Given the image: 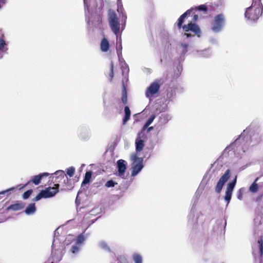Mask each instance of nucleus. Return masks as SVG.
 <instances>
[{
  "instance_id": "1",
  "label": "nucleus",
  "mask_w": 263,
  "mask_h": 263,
  "mask_svg": "<svg viewBox=\"0 0 263 263\" xmlns=\"http://www.w3.org/2000/svg\"><path fill=\"white\" fill-rule=\"evenodd\" d=\"M193 10L189 9L187 10L185 12H184L183 14H182L178 19L177 25L179 29L182 28L183 30L185 32V35L187 37H190L192 36L191 34L187 33V32L191 31L192 32L194 33L195 34L198 35V36H200V34L201 33L200 29L198 25L195 23H192L191 22L187 25H184L183 24L184 22L185 18L186 17L187 15H190L192 12Z\"/></svg>"
},
{
  "instance_id": "2",
  "label": "nucleus",
  "mask_w": 263,
  "mask_h": 263,
  "mask_svg": "<svg viewBox=\"0 0 263 263\" xmlns=\"http://www.w3.org/2000/svg\"><path fill=\"white\" fill-rule=\"evenodd\" d=\"M65 176L64 171L59 170L54 173L50 174V179L54 184L53 187L50 186V197L54 196L59 191V183L62 182Z\"/></svg>"
},
{
  "instance_id": "3",
  "label": "nucleus",
  "mask_w": 263,
  "mask_h": 263,
  "mask_svg": "<svg viewBox=\"0 0 263 263\" xmlns=\"http://www.w3.org/2000/svg\"><path fill=\"white\" fill-rule=\"evenodd\" d=\"M263 6L251 5L245 11V17L251 21H256L262 15Z\"/></svg>"
},
{
  "instance_id": "4",
  "label": "nucleus",
  "mask_w": 263,
  "mask_h": 263,
  "mask_svg": "<svg viewBox=\"0 0 263 263\" xmlns=\"http://www.w3.org/2000/svg\"><path fill=\"white\" fill-rule=\"evenodd\" d=\"M108 20L111 30L117 35L120 31V24L115 12H112L109 13Z\"/></svg>"
},
{
  "instance_id": "5",
  "label": "nucleus",
  "mask_w": 263,
  "mask_h": 263,
  "mask_svg": "<svg viewBox=\"0 0 263 263\" xmlns=\"http://www.w3.org/2000/svg\"><path fill=\"white\" fill-rule=\"evenodd\" d=\"M224 23V16L223 14H219L214 17L212 29L215 32L221 30Z\"/></svg>"
},
{
  "instance_id": "6",
  "label": "nucleus",
  "mask_w": 263,
  "mask_h": 263,
  "mask_svg": "<svg viewBox=\"0 0 263 263\" xmlns=\"http://www.w3.org/2000/svg\"><path fill=\"white\" fill-rule=\"evenodd\" d=\"M133 159L134 160V161L133 166H132L133 170L132 175L135 176L139 173L143 167V158L137 157L136 155H135V156H133Z\"/></svg>"
},
{
  "instance_id": "7",
  "label": "nucleus",
  "mask_w": 263,
  "mask_h": 263,
  "mask_svg": "<svg viewBox=\"0 0 263 263\" xmlns=\"http://www.w3.org/2000/svg\"><path fill=\"white\" fill-rule=\"evenodd\" d=\"M231 176L230 170H227L224 174L220 178L215 187V191L217 193L221 192L225 183L229 180Z\"/></svg>"
},
{
  "instance_id": "8",
  "label": "nucleus",
  "mask_w": 263,
  "mask_h": 263,
  "mask_svg": "<svg viewBox=\"0 0 263 263\" xmlns=\"http://www.w3.org/2000/svg\"><path fill=\"white\" fill-rule=\"evenodd\" d=\"M159 81L160 80L155 81L147 88L145 92V95L147 98H151L159 91L160 87Z\"/></svg>"
},
{
  "instance_id": "9",
  "label": "nucleus",
  "mask_w": 263,
  "mask_h": 263,
  "mask_svg": "<svg viewBox=\"0 0 263 263\" xmlns=\"http://www.w3.org/2000/svg\"><path fill=\"white\" fill-rule=\"evenodd\" d=\"M237 180V176H236L234 180L229 182L227 187V189L226 191V194L224 196V200L227 201V204L229 203L232 194V192L234 190V188L235 186Z\"/></svg>"
},
{
  "instance_id": "10",
  "label": "nucleus",
  "mask_w": 263,
  "mask_h": 263,
  "mask_svg": "<svg viewBox=\"0 0 263 263\" xmlns=\"http://www.w3.org/2000/svg\"><path fill=\"white\" fill-rule=\"evenodd\" d=\"M257 242L259 245V250L257 253L254 252L253 255L255 261L261 262L263 255V239L261 237L258 240Z\"/></svg>"
},
{
  "instance_id": "11",
  "label": "nucleus",
  "mask_w": 263,
  "mask_h": 263,
  "mask_svg": "<svg viewBox=\"0 0 263 263\" xmlns=\"http://www.w3.org/2000/svg\"><path fill=\"white\" fill-rule=\"evenodd\" d=\"M118 175L119 176L124 178V174L127 168L125 160L120 159L117 161Z\"/></svg>"
},
{
  "instance_id": "12",
  "label": "nucleus",
  "mask_w": 263,
  "mask_h": 263,
  "mask_svg": "<svg viewBox=\"0 0 263 263\" xmlns=\"http://www.w3.org/2000/svg\"><path fill=\"white\" fill-rule=\"evenodd\" d=\"M49 175V174L48 173H44L40 174L39 175L34 176L31 180L29 181L27 183L21 187L19 189L21 190L22 189L24 188L27 186L30 182H33L35 185H38L41 182V180L44 177H47Z\"/></svg>"
},
{
  "instance_id": "13",
  "label": "nucleus",
  "mask_w": 263,
  "mask_h": 263,
  "mask_svg": "<svg viewBox=\"0 0 263 263\" xmlns=\"http://www.w3.org/2000/svg\"><path fill=\"white\" fill-rule=\"evenodd\" d=\"M25 206V203L22 201H17L15 203L11 204L7 208V210L13 211L23 210Z\"/></svg>"
},
{
  "instance_id": "14",
  "label": "nucleus",
  "mask_w": 263,
  "mask_h": 263,
  "mask_svg": "<svg viewBox=\"0 0 263 263\" xmlns=\"http://www.w3.org/2000/svg\"><path fill=\"white\" fill-rule=\"evenodd\" d=\"M49 197V187H46L45 190L42 191L33 199V201H37L42 198Z\"/></svg>"
},
{
  "instance_id": "15",
  "label": "nucleus",
  "mask_w": 263,
  "mask_h": 263,
  "mask_svg": "<svg viewBox=\"0 0 263 263\" xmlns=\"http://www.w3.org/2000/svg\"><path fill=\"white\" fill-rule=\"evenodd\" d=\"M110 44L107 40V39L105 37H103L100 43V49L102 52H107L109 49Z\"/></svg>"
},
{
  "instance_id": "16",
  "label": "nucleus",
  "mask_w": 263,
  "mask_h": 263,
  "mask_svg": "<svg viewBox=\"0 0 263 263\" xmlns=\"http://www.w3.org/2000/svg\"><path fill=\"white\" fill-rule=\"evenodd\" d=\"M63 188L61 190L67 191L70 190L73 187V184L71 183V179H68L67 177L63 180Z\"/></svg>"
},
{
  "instance_id": "17",
  "label": "nucleus",
  "mask_w": 263,
  "mask_h": 263,
  "mask_svg": "<svg viewBox=\"0 0 263 263\" xmlns=\"http://www.w3.org/2000/svg\"><path fill=\"white\" fill-rule=\"evenodd\" d=\"M121 100L123 104L126 105L127 104V93L126 88L124 81H122V93Z\"/></svg>"
},
{
  "instance_id": "18",
  "label": "nucleus",
  "mask_w": 263,
  "mask_h": 263,
  "mask_svg": "<svg viewBox=\"0 0 263 263\" xmlns=\"http://www.w3.org/2000/svg\"><path fill=\"white\" fill-rule=\"evenodd\" d=\"M125 116L123 119V124L125 125L127 122L129 120L131 112L129 108L127 106H125L124 108Z\"/></svg>"
},
{
  "instance_id": "19",
  "label": "nucleus",
  "mask_w": 263,
  "mask_h": 263,
  "mask_svg": "<svg viewBox=\"0 0 263 263\" xmlns=\"http://www.w3.org/2000/svg\"><path fill=\"white\" fill-rule=\"evenodd\" d=\"M36 211V207L34 203L29 204L26 208L25 212L27 215H31Z\"/></svg>"
},
{
  "instance_id": "20",
  "label": "nucleus",
  "mask_w": 263,
  "mask_h": 263,
  "mask_svg": "<svg viewBox=\"0 0 263 263\" xmlns=\"http://www.w3.org/2000/svg\"><path fill=\"white\" fill-rule=\"evenodd\" d=\"M144 142L143 140H136L135 144L137 152H140L143 149L144 146Z\"/></svg>"
},
{
  "instance_id": "21",
  "label": "nucleus",
  "mask_w": 263,
  "mask_h": 263,
  "mask_svg": "<svg viewBox=\"0 0 263 263\" xmlns=\"http://www.w3.org/2000/svg\"><path fill=\"white\" fill-rule=\"evenodd\" d=\"M92 173L90 171L87 172L85 173L84 178L82 182V184H86L90 182V179L91 178Z\"/></svg>"
},
{
  "instance_id": "22",
  "label": "nucleus",
  "mask_w": 263,
  "mask_h": 263,
  "mask_svg": "<svg viewBox=\"0 0 263 263\" xmlns=\"http://www.w3.org/2000/svg\"><path fill=\"white\" fill-rule=\"evenodd\" d=\"M258 178H256L255 181L249 187V190L252 193H256L258 191V186L256 182L258 180Z\"/></svg>"
},
{
  "instance_id": "23",
  "label": "nucleus",
  "mask_w": 263,
  "mask_h": 263,
  "mask_svg": "<svg viewBox=\"0 0 263 263\" xmlns=\"http://www.w3.org/2000/svg\"><path fill=\"white\" fill-rule=\"evenodd\" d=\"M85 237L83 233H81L78 235L76 238V244L81 245L84 241Z\"/></svg>"
},
{
  "instance_id": "24",
  "label": "nucleus",
  "mask_w": 263,
  "mask_h": 263,
  "mask_svg": "<svg viewBox=\"0 0 263 263\" xmlns=\"http://www.w3.org/2000/svg\"><path fill=\"white\" fill-rule=\"evenodd\" d=\"M133 259L135 263H142V257L139 254H134L133 255Z\"/></svg>"
},
{
  "instance_id": "25",
  "label": "nucleus",
  "mask_w": 263,
  "mask_h": 263,
  "mask_svg": "<svg viewBox=\"0 0 263 263\" xmlns=\"http://www.w3.org/2000/svg\"><path fill=\"white\" fill-rule=\"evenodd\" d=\"M75 168L73 166L69 167L66 170V174L70 177H72L74 174Z\"/></svg>"
},
{
  "instance_id": "26",
  "label": "nucleus",
  "mask_w": 263,
  "mask_h": 263,
  "mask_svg": "<svg viewBox=\"0 0 263 263\" xmlns=\"http://www.w3.org/2000/svg\"><path fill=\"white\" fill-rule=\"evenodd\" d=\"M146 139V136L145 134V132L143 131H140L137 136V138L136 140H144Z\"/></svg>"
},
{
  "instance_id": "27",
  "label": "nucleus",
  "mask_w": 263,
  "mask_h": 263,
  "mask_svg": "<svg viewBox=\"0 0 263 263\" xmlns=\"http://www.w3.org/2000/svg\"><path fill=\"white\" fill-rule=\"evenodd\" d=\"M116 184H117V182H115V181H114L112 180H110L107 181L106 182V183L105 184V186L106 187H111L115 186V185H116Z\"/></svg>"
},
{
  "instance_id": "28",
  "label": "nucleus",
  "mask_w": 263,
  "mask_h": 263,
  "mask_svg": "<svg viewBox=\"0 0 263 263\" xmlns=\"http://www.w3.org/2000/svg\"><path fill=\"white\" fill-rule=\"evenodd\" d=\"M32 192H33V191L31 189L27 191L26 192H25L23 194V199H28L29 197V196L31 195Z\"/></svg>"
},
{
  "instance_id": "29",
  "label": "nucleus",
  "mask_w": 263,
  "mask_h": 263,
  "mask_svg": "<svg viewBox=\"0 0 263 263\" xmlns=\"http://www.w3.org/2000/svg\"><path fill=\"white\" fill-rule=\"evenodd\" d=\"M110 72L109 73V76L110 77V81H111L114 78V63L111 62L110 66Z\"/></svg>"
},
{
  "instance_id": "30",
  "label": "nucleus",
  "mask_w": 263,
  "mask_h": 263,
  "mask_svg": "<svg viewBox=\"0 0 263 263\" xmlns=\"http://www.w3.org/2000/svg\"><path fill=\"white\" fill-rule=\"evenodd\" d=\"M196 10L197 9L199 11H207L208 8L205 5H201L199 6L197 8L195 9Z\"/></svg>"
},
{
  "instance_id": "31",
  "label": "nucleus",
  "mask_w": 263,
  "mask_h": 263,
  "mask_svg": "<svg viewBox=\"0 0 263 263\" xmlns=\"http://www.w3.org/2000/svg\"><path fill=\"white\" fill-rule=\"evenodd\" d=\"M156 116L155 114H153L151 115L147 121H146V123L149 124V125L152 124V123L153 122L154 120L155 119Z\"/></svg>"
},
{
  "instance_id": "32",
  "label": "nucleus",
  "mask_w": 263,
  "mask_h": 263,
  "mask_svg": "<svg viewBox=\"0 0 263 263\" xmlns=\"http://www.w3.org/2000/svg\"><path fill=\"white\" fill-rule=\"evenodd\" d=\"M6 45L5 39H0V51H2Z\"/></svg>"
},
{
  "instance_id": "33",
  "label": "nucleus",
  "mask_w": 263,
  "mask_h": 263,
  "mask_svg": "<svg viewBox=\"0 0 263 263\" xmlns=\"http://www.w3.org/2000/svg\"><path fill=\"white\" fill-rule=\"evenodd\" d=\"M252 5L262 6L261 0H252Z\"/></svg>"
},
{
  "instance_id": "34",
  "label": "nucleus",
  "mask_w": 263,
  "mask_h": 263,
  "mask_svg": "<svg viewBox=\"0 0 263 263\" xmlns=\"http://www.w3.org/2000/svg\"><path fill=\"white\" fill-rule=\"evenodd\" d=\"M79 247L77 246H73L71 248V251L72 253H77L79 251Z\"/></svg>"
},
{
  "instance_id": "35",
  "label": "nucleus",
  "mask_w": 263,
  "mask_h": 263,
  "mask_svg": "<svg viewBox=\"0 0 263 263\" xmlns=\"http://www.w3.org/2000/svg\"><path fill=\"white\" fill-rule=\"evenodd\" d=\"M191 9L193 10V11H192V12L191 13V14L190 15H191V14H194L193 21L195 22V21H196L198 20V15L197 14H195L194 12H193L194 10H196V9H194V8H191Z\"/></svg>"
},
{
  "instance_id": "36",
  "label": "nucleus",
  "mask_w": 263,
  "mask_h": 263,
  "mask_svg": "<svg viewBox=\"0 0 263 263\" xmlns=\"http://www.w3.org/2000/svg\"><path fill=\"white\" fill-rule=\"evenodd\" d=\"M149 126V124H148L147 123H145V124L143 125L142 129H141V131H143V132H144L146 130V129H147L148 127Z\"/></svg>"
},
{
  "instance_id": "37",
  "label": "nucleus",
  "mask_w": 263,
  "mask_h": 263,
  "mask_svg": "<svg viewBox=\"0 0 263 263\" xmlns=\"http://www.w3.org/2000/svg\"><path fill=\"white\" fill-rule=\"evenodd\" d=\"M181 46L183 47V50H184V51L186 52L187 51V49L188 48L189 45L187 44H181Z\"/></svg>"
},
{
  "instance_id": "38",
  "label": "nucleus",
  "mask_w": 263,
  "mask_h": 263,
  "mask_svg": "<svg viewBox=\"0 0 263 263\" xmlns=\"http://www.w3.org/2000/svg\"><path fill=\"white\" fill-rule=\"evenodd\" d=\"M6 0H0V8L2 7V5L5 4Z\"/></svg>"
},
{
  "instance_id": "39",
  "label": "nucleus",
  "mask_w": 263,
  "mask_h": 263,
  "mask_svg": "<svg viewBox=\"0 0 263 263\" xmlns=\"http://www.w3.org/2000/svg\"><path fill=\"white\" fill-rule=\"evenodd\" d=\"M0 39H5V36L4 34L0 31Z\"/></svg>"
},
{
  "instance_id": "40",
  "label": "nucleus",
  "mask_w": 263,
  "mask_h": 263,
  "mask_svg": "<svg viewBox=\"0 0 263 263\" xmlns=\"http://www.w3.org/2000/svg\"><path fill=\"white\" fill-rule=\"evenodd\" d=\"M154 129V127L153 126H151V127H148L147 129V133H148L150 131Z\"/></svg>"
},
{
  "instance_id": "41",
  "label": "nucleus",
  "mask_w": 263,
  "mask_h": 263,
  "mask_svg": "<svg viewBox=\"0 0 263 263\" xmlns=\"http://www.w3.org/2000/svg\"><path fill=\"white\" fill-rule=\"evenodd\" d=\"M238 198L239 200H241L242 199V194L240 192L239 195H238Z\"/></svg>"
},
{
  "instance_id": "42",
  "label": "nucleus",
  "mask_w": 263,
  "mask_h": 263,
  "mask_svg": "<svg viewBox=\"0 0 263 263\" xmlns=\"http://www.w3.org/2000/svg\"><path fill=\"white\" fill-rule=\"evenodd\" d=\"M14 189V188L12 187V188H11V189L8 190H6V191H5L4 192H2L0 194H4L5 193H6V192H8L9 191L13 190Z\"/></svg>"
},
{
  "instance_id": "43",
  "label": "nucleus",
  "mask_w": 263,
  "mask_h": 263,
  "mask_svg": "<svg viewBox=\"0 0 263 263\" xmlns=\"http://www.w3.org/2000/svg\"><path fill=\"white\" fill-rule=\"evenodd\" d=\"M101 246H102V247H103V248H105L106 247H107L106 244L105 242H102L101 243Z\"/></svg>"
},
{
  "instance_id": "44",
  "label": "nucleus",
  "mask_w": 263,
  "mask_h": 263,
  "mask_svg": "<svg viewBox=\"0 0 263 263\" xmlns=\"http://www.w3.org/2000/svg\"><path fill=\"white\" fill-rule=\"evenodd\" d=\"M50 263H53L52 262H50Z\"/></svg>"
}]
</instances>
